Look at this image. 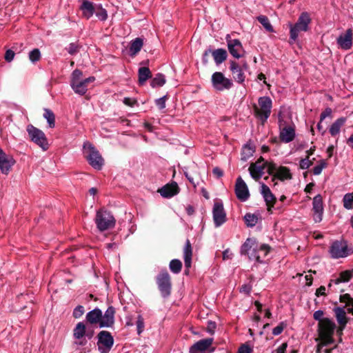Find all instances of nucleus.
I'll list each match as a JSON object with an SVG mask.
<instances>
[{
  "mask_svg": "<svg viewBox=\"0 0 353 353\" xmlns=\"http://www.w3.org/2000/svg\"><path fill=\"white\" fill-rule=\"evenodd\" d=\"M311 21L310 14L307 12H303L294 24L289 23L290 39L294 42L297 39L299 32L308 31Z\"/></svg>",
  "mask_w": 353,
  "mask_h": 353,
  "instance_id": "1",
  "label": "nucleus"
},
{
  "mask_svg": "<svg viewBox=\"0 0 353 353\" xmlns=\"http://www.w3.org/2000/svg\"><path fill=\"white\" fill-rule=\"evenodd\" d=\"M83 147L85 158L89 164L96 170H101L104 161L99 151L89 141L85 142Z\"/></svg>",
  "mask_w": 353,
  "mask_h": 353,
  "instance_id": "2",
  "label": "nucleus"
},
{
  "mask_svg": "<svg viewBox=\"0 0 353 353\" xmlns=\"http://www.w3.org/2000/svg\"><path fill=\"white\" fill-rule=\"evenodd\" d=\"M156 283L161 296L168 299L172 293V283L170 274L166 269H163L156 276Z\"/></svg>",
  "mask_w": 353,
  "mask_h": 353,
  "instance_id": "3",
  "label": "nucleus"
},
{
  "mask_svg": "<svg viewBox=\"0 0 353 353\" xmlns=\"http://www.w3.org/2000/svg\"><path fill=\"white\" fill-rule=\"evenodd\" d=\"M94 221L97 228L100 232L113 228L116 223V220L112 213L103 208L97 212Z\"/></svg>",
  "mask_w": 353,
  "mask_h": 353,
  "instance_id": "4",
  "label": "nucleus"
},
{
  "mask_svg": "<svg viewBox=\"0 0 353 353\" xmlns=\"http://www.w3.org/2000/svg\"><path fill=\"white\" fill-rule=\"evenodd\" d=\"M259 107L254 106V115L263 124L267 121L271 114L272 100L269 97H261L258 100Z\"/></svg>",
  "mask_w": 353,
  "mask_h": 353,
  "instance_id": "5",
  "label": "nucleus"
},
{
  "mask_svg": "<svg viewBox=\"0 0 353 353\" xmlns=\"http://www.w3.org/2000/svg\"><path fill=\"white\" fill-rule=\"evenodd\" d=\"M336 327V324L332 320L325 318L323 322L318 323V332L320 339L326 340L327 343H334L333 335Z\"/></svg>",
  "mask_w": 353,
  "mask_h": 353,
  "instance_id": "6",
  "label": "nucleus"
},
{
  "mask_svg": "<svg viewBox=\"0 0 353 353\" xmlns=\"http://www.w3.org/2000/svg\"><path fill=\"white\" fill-rule=\"evenodd\" d=\"M329 252L332 259L345 258L353 253V250L349 248L346 241H334L331 244Z\"/></svg>",
  "mask_w": 353,
  "mask_h": 353,
  "instance_id": "7",
  "label": "nucleus"
},
{
  "mask_svg": "<svg viewBox=\"0 0 353 353\" xmlns=\"http://www.w3.org/2000/svg\"><path fill=\"white\" fill-rule=\"evenodd\" d=\"M30 140L46 151L49 148V144L44 132L40 129L29 124L26 128Z\"/></svg>",
  "mask_w": 353,
  "mask_h": 353,
  "instance_id": "8",
  "label": "nucleus"
},
{
  "mask_svg": "<svg viewBox=\"0 0 353 353\" xmlns=\"http://www.w3.org/2000/svg\"><path fill=\"white\" fill-rule=\"evenodd\" d=\"M211 82L213 88L218 92L230 90L233 85L232 81L226 78L221 72H215L212 74Z\"/></svg>",
  "mask_w": 353,
  "mask_h": 353,
  "instance_id": "9",
  "label": "nucleus"
},
{
  "mask_svg": "<svg viewBox=\"0 0 353 353\" xmlns=\"http://www.w3.org/2000/svg\"><path fill=\"white\" fill-rule=\"evenodd\" d=\"M97 346L101 353H108L114 344V338L108 331H101L98 335Z\"/></svg>",
  "mask_w": 353,
  "mask_h": 353,
  "instance_id": "10",
  "label": "nucleus"
},
{
  "mask_svg": "<svg viewBox=\"0 0 353 353\" xmlns=\"http://www.w3.org/2000/svg\"><path fill=\"white\" fill-rule=\"evenodd\" d=\"M213 220L215 227L222 225L226 221V212L221 202H215L212 209Z\"/></svg>",
  "mask_w": 353,
  "mask_h": 353,
  "instance_id": "11",
  "label": "nucleus"
},
{
  "mask_svg": "<svg viewBox=\"0 0 353 353\" xmlns=\"http://www.w3.org/2000/svg\"><path fill=\"white\" fill-rule=\"evenodd\" d=\"M226 41L228 50L234 58L239 59L243 57L244 50L240 40L232 39L230 35H227Z\"/></svg>",
  "mask_w": 353,
  "mask_h": 353,
  "instance_id": "12",
  "label": "nucleus"
},
{
  "mask_svg": "<svg viewBox=\"0 0 353 353\" xmlns=\"http://www.w3.org/2000/svg\"><path fill=\"white\" fill-rule=\"evenodd\" d=\"M235 194L239 200L246 201L250 197L248 188L241 176H239L235 184Z\"/></svg>",
  "mask_w": 353,
  "mask_h": 353,
  "instance_id": "13",
  "label": "nucleus"
},
{
  "mask_svg": "<svg viewBox=\"0 0 353 353\" xmlns=\"http://www.w3.org/2000/svg\"><path fill=\"white\" fill-rule=\"evenodd\" d=\"M15 160L12 156L6 154L0 148V170L4 174H8L14 165Z\"/></svg>",
  "mask_w": 353,
  "mask_h": 353,
  "instance_id": "14",
  "label": "nucleus"
},
{
  "mask_svg": "<svg viewBox=\"0 0 353 353\" xmlns=\"http://www.w3.org/2000/svg\"><path fill=\"white\" fill-rule=\"evenodd\" d=\"M312 210L314 212V221L316 223L321 222L322 221L323 214V204L321 194H317L314 197L312 202Z\"/></svg>",
  "mask_w": 353,
  "mask_h": 353,
  "instance_id": "15",
  "label": "nucleus"
},
{
  "mask_svg": "<svg viewBox=\"0 0 353 353\" xmlns=\"http://www.w3.org/2000/svg\"><path fill=\"white\" fill-rule=\"evenodd\" d=\"M261 194L266 203L268 211L272 213V208L276 201V196L272 194L270 188L263 183H261Z\"/></svg>",
  "mask_w": 353,
  "mask_h": 353,
  "instance_id": "16",
  "label": "nucleus"
},
{
  "mask_svg": "<svg viewBox=\"0 0 353 353\" xmlns=\"http://www.w3.org/2000/svg\"><path fill=\"white\" fill-rule=\"evenodd\" d=\"M353 32L351 28L347 29L344 34L337 38V44L343 50H350L352 46Z\"/></svg>",
  "mask_w": 353,
  "mask_h": 353,
  "instance_id": "17",
  "label": "nucleus"
},
{
  "mask_svg": "<svg viewBox=\"0 0 353 353\" xmlns=\"http://www.w3.org/2000/svg\"><path fill=\"white\" fill-rule=\"evenodd\" d=\"M115 308L110 305L105 310L104 314H102L100 327H111L114 324Z\"/></svg>",
  "mask_w": 353,
  "mask_h": 353,
  "instance_id": "18",
  "label": "nucleus"
},
{
  "mask_svg": "<svg viewBox=\"0 0 353 353\" xmlns=\"http://www.w3.org/2000/svg\"><path fill=\"white\" fill-rule=\"evenodd\" d=\"M213 338L201 339L194 343L190 347V353H199L208 350L213 343Z\"/></svg>",
  "mask_w": 353,
  "mask_h": 353,
  "instance_id": "19",
  "label": "nucleus"
},
{
  "mask_svg": "<svg viewBox=\"0 0 353 353\" xmlns=\"http://www.w3.org/2000/svg\"><path fill=\"white\" fill-rule=\"evenodd\" d=\"M95 81L94 77H90L83 80H81L77 83H72V88L74 92L80 95H84L88 90V83H92Z\"/></svg>",
  "mask_w": 353,
  "mask_h": 353,
  "instance_id": "20",
  "label": "nucleus"
},
{
  "mask_svg": "<svg viewBox=\"0 0 353 353\" xmlns=\"http://www.w3.org/2000/svg\"><path fill=\"white\" fill-rule=\"evenodd\" d=\"M183 259L185 263V274L188 275L189 274V270L192 265V248L189 239H186L185 243L183 248Z\"/></svg>",
  "mask_w": 353,
  "mask_h": 353,
  "instance_id": "21",
  "label": "nucleus"
},
{
  "mask_svg": "<svg viewBox=\"0 0 353 353\" xmlns=\"http://www.w3.org/2000/svg\"><path fill=\"white\" fill-rule=\"evenodd\" d=\"M164 198H170L179 192V188L176 182H172L163 186L158 190Z\"/></svg>",
  "mask_w": 353,
  "mask_h": 353,
  "instance_id": "22",
  "label": "nucleus"
},
{
  "mask_svg": "<svg viewBox=\"0 0 353 353\" xmlns=\"http://www.w3.org/2000/svg\"><path fill=\"white\" fill-rule=\"evenodd\" d=\"M295 128L294 126L288 125L283 128H280L279 139L283 143H290L295 138Z\"/></svg>",
  "mask_w": 353,
  "mask_h": 353,
  "instance_id": "23",
  "label": "nucleus"
},
{
  "mask_svg": "<svg viewBox=\"0 0 353 353\" xmlns=\"http://www.w3.org/2000/svg\"><path fill=\"white\" fill-rule=\"evenodd\" d=\"M230 70L234 81L239 83H243L245 81V76L242 68L234 61H230Z\"/></svg>",
  "mask_w": 353,
  "mask_h": 353,
  "instance_id": "24",
  "label": "nucleus"
},
{
  "mask_svg": "<svg viewBox=\"0 0 353 353\" xmlns=\"http://www.w3.org/2000/svg\"><path fill=\"white\" fill-rule=\"evenodd\" d=\"M336 319L340 325V330H343L349 321V318L346 315L345 307H335L333 309Z\"/></svg>",
  "mask_w": 353,
  "mask_h": 353,
  "instance_id": "25",
  "label": "nucleus"
},
{
  "mask_svg": "<svg viewBox=\"0 0 353 353\" xmlns=\"http://www.w3.org/2000/svg\"><path fill=\"white\" fill-rule=\"evenodd\" d=\"M86 326L83 322H79L73 330V336L75 339L81 340L77 343L79 345H85L87 343L85 339H83L85 334Z\"/></svg>",
  "mask_w": 353,
  "mask_h": 353,
  "instance_id": "26",
  "label": "nucleus"
},
{
  "mask_svg": "<svg viewBox=\"0 0 353 353\" xmlns=\"http://www.w3.org/2000/svg\"><path fill=\"white\" fill-rule=\"evenodd\" d=\"M80 10L82 11L83 16L88 19L95 13L97 6L88 0H82Z\"/></svg>",
  "mask_w": 353,
  "mask_h": 353,
  "instance_id": "27",
  "label": "nucleus"
},
{
  "mask_svg": "<svg viewBox=\"0 0 353 353\" xmlns=\"http://www.w3.org/2000/svg\"><path fill=\"white\" fill-rule=\"evenodd\" d=\"M101 318L102 311L98 307H96L92 310L90 311L89 312L87 313L85 316V319L88 323H89L91 325L99 323V326L101 324Z\"/></svg>",
  "mask_w": 353,
  "mask_h": 353,
  "instance_id": "28",
  "label": "nucleus"
},
{
  "mask_svg": "<svg viewBox=\"0 0 353 353\" xmlns=\"http://www.w3.org/2000/svg\"><path fill=\"white\" fill-rule=\"evenodd\" d=\"M266 168V163L257 165V163H251L249 171L251 176L256 181L259 180L263 174V170Z\"/></svg>",
  "mask_w": 353,
  "mask_h": 353,
  "instance_id": "29",
  "label": "nucleus"
},
{
  "mask_svg": "<svg viewBox=\"0 0 353 353\" xmlns=\"http://www.w3.org/2000/svg\"><path fill=\"white\" fill-rule=\"evenodd\" d=\"M270 246L266 244H263L260 246L259 250H256L254 248L252 252L248 254V257L250 260H255L258 263H262L263 260L261 259V256L259 255V252H263V256H265L270 251Z\"/></svg>",
  "mask_w": 353,
  "mask_h": 353,
  "instance_id": "30",
  "label": "nucleus"
},
{
  "mask_svg": "<svg viewBox=\"0 0 353 353\" xmlns=\"http://www.w3.org/2000/svg\"><path fill=\"white\" fill-rule=\"evenodd\" d=\"M211 54L216 65H220L224 62L228 57L227 51L223 48H219L214 50H211Z\"/></svg>",
  "mask_w": 353,
  "mask_h": 353,
  "instance_id": "31",
  "label": "nucleus"
},
{
  "mask_svg": "<svg viewBox=\"0 0 353 353\" xmlns=\"http://www.w3.org/2000/svg\"><path fill=\"white\" fill-rule=\"evenodd\" d=\"M292 178V175L290 173V169L287 167L280 166L272 180L274 181L276 179H279L281 181H284L285 179H291Z\"/></svg>",
  "mask_w": 353,
  "mask_h": 353,
  "instance_id": "32",
  "label": "nucleus"
},
{
  "mask_svg": "<svg viewBox=\"0 0 353 353\" xmlns=\"http://www.w3.org/2000/svg\"><path fill=\"white\" fill-rule=\"evenodd\" d=\"M139 84L143 85L146 81L152 77V72L149 68L141 67L138 70Z\"/></svg>",
  "mask_w": 353,
  "mask_h": 353,
  "instance_id": "33",
  "label": "nucleus"
},
{
  "mask_svg": "<svg viewBox=\"0 0 353 353\" xmlns=\"http://www.w3.org/2000/svg\"><path fill=\"white\" fill-rule=\"evenodd\" d=\"M346 121L345 117H340L337 119L330 126L329 132L332 137L339 134L341 128Z\"/></svg>",
  "mask_w": 353,
  "mask_h": 353,
  "instance_id": "34",
  "label": "nucleus"
},
{
  "mask_svg": "<svg viewBox=\"0 0 353 353\" xmlns=\"http://www.w3.org/2000/svg\"><path fill=\"white\" fill-rule=\"evenodd\" d=\"M353 277V268L350 270H345L339 274V276L336 279H332L334 284L338 285L341 283L348 282Z\"/></svg>",
  "mask_w": 353,
  "mask_h": 353,
  "instance_id": "35",
  "label": "nucleus"
},
{
  "mask_svg": "<svg viewBox=\"0 0 353 353\" xmlns=\"http://www.w3.org/2000/svg\"><path fill=\"white\" fill-rule=\"evenodd\" d=\"M255 152V148L250 143L245 144L241 151V158L243 161H246Z\"/></svg>",
  "mask_w": 353,
  "mask_h": 353,
  "instance_id": "36",
  "label": "nucleus"
},
{
  "mask_svg": "<svg viewBox=\"0 0 353 353\" xmlns=\"http://www.w3.org/2000/svg\"><path fill=\"white\" fill-rule=\"evenodd\" d=\"M143 45V39L141 38H136L132 40L130 46V55L133 56L137 54L142 48Z\"/></svg>",
  "mask_w": 353,
  "mask_h": 353,
  "instance_id": "37",
  "label": "nucleus"
},
{
  "mask_svg": "<svg viewBox=\"0 0 353 353\" xmlns=\"http://www.w3.org/2000/svg\"><path fill=\"white\" fill-rule=\"evenodd\" d=\"M165 82H166V79H165V76L161 73H158L151 80L150 85L152 88L161 87L165 83Z\"/></svg>",
  "mask_w": 353,
  "mask_h": 353,
  "instance_id": "38",
  "label": "nucleus"
},
{
  "mask_svg": "<svg viewBox=\"0 0 353 353\" xmlns=\"http://www.w3.org/2000/svg\"><path fill=\"white\" fill-rule=\"evenodd\" d=\"M43 110H44L43 117L47 120L48 126L50 128H54V126H55V115H54V112L48 108H44Z\"/></svg>",
  "mask_w": 353,
  "mask_h": 353,
  "instance_id": "39",
  "label": "nucleus"
},
{
  "mask_svg": "<svg viewBox=\"0 0 353 353\" xmlns=\"http://www.w3.org/2000/svg\"><path fill=\"white\" fill-rule=\"evenodd\" d=\"M254 243V239L251 238L247 239L245 243L241 247V254L244 255L248 254L249 251L251 250Z\"/></svg>",
  "mask_w": 353,
  "mask_h": 353,
  "instance_id": "40",
  "label": "nucleus"
},
{
  "mask_svg": "<svg viewBox=\"0 0 353 353\" xmlns=\"http://www.w3.org/2000/svg\"><path fill=\"white\" fill-rule=\"evenodd\" d=\"M170 271L174 274H179L182 269V263L179 259H172L169 264Z\"/></svg>",
  "mask_w": 353,
  "mask_h": 353,
  "instance_id": "41",
  "label": "nucleus"
},
{
  "mask_svg": "<svg viewBox=\"0 0 353 353\" xmlns=\"http://www.w3.org/2000/svg\"><path fill=\"white\" fill-rule=\"evenodd\" d=\"M257 20L264 27V28L270 32H274V29L272 26L270 24V20L268 18V17L265 15H260L257 17Z\"/></svg>",
  "mask_w": 353,
  "mask_h": 353,
  "instance_id": "42",
  "label": "nucleus"
},
{
  "mask_svg": "<svg viewBox=\"0 0 353 353\" xmlns=\"http://www.w3.org/2000/svg\"><path fill=\"white\" fill-rule=\"evenodd\" d=\"M244 220L248 227H254L258 222V216L254 214L247 213L244 216Z\"/></svg>",
  "mask_w": 353,
  "mask_h": 353,
  "instance_id": "43",
  "label": "nucleus"
},
{
  "mask_svg": "<svg viewBox=\"0 0 353 353\" xmlns=\"http://www.w3.org/2000/svg\"><path fill=\"white\" fill-rule=\"evenodd\" d=\"M343 203L345 209H353V193L345 194L343 198Z\"/></svg>",
  "mask_w": 353,
  "mask_h": 353,
  "instance_id": "44",
  "label": "nucleus"
},
{
  "mask_svg": "<svg viewBox=\"0 0 353 353\" xmlns=\"http://www.w3.org/2000/svg\"><path fill=\"white\" fill-rule=\"evenodd\" d=\"M96 16L99 20L104 21L108 18V13L105 9L103 8L101 5H97V10L95 11Z\"/></svg>",
  "mask_w": 353,
  "mask_h": 353,
  "instance_id": "45",
  "label": "nucleus"
},
{
  "mask_svg": "<svg viewBox=\"0 0 353 353\" xmlns=\"http://www.w3.org/2000/svg\"><path fill=\"white\" fill-rule=\"evenodd\" d=\"M41 52L39 49L34 48L29 52L28 57L32 63H36L41 59Z\"/></svg>",
  "mask_w": 353,
  "mask_h": 353,
  "instance_id": "46",
  "label": "nucleus"
},
{
  "mask_svg": "<svg viewBox=\"0 0 353 353\" xmlns=\"http://www.w3.org/2000/svg\"><path fill=\"white\" fill-rule=\"evenodd\" d=\"M80 46L77 43H70L65 50L70 55H75L79 52Z\"/></svg>",
  "mask_w": 353,
  "mask_h": 353,
  "instance_id": "47",
  "label": "nucleus"
},
{
  "mask_svg": "<svg viewBox=\"0 0 353 353\" xmlns=\"http://www.w3.org/2000/svg\"><path fill=\"white\" fill-rule=\"evenodd\" d=\"M82 76L83 72L79 69H75L72 73L70 85L72 86V83L80 81Z\"/></svg>",
  "mask_w": 353,
  "mask_h": 353,
  "instance_id": "48",
  "label": "nucleus"
},
{
  "mask_svg": "<svg viewBox=\"0 0 353 353\" xmlns=\"http://www.w3.org/2000/svg\"><path fill=\"white\" fill-rule=\"evenodd\" d=\"M263 163H266V167L268 168V173L270 175H272L274 176L275 175V172H277L278 168L276 165L273 162H264Z\"/></svg>",
  "mask_w": 353,
  "mask_h": 353,
  "instance_id": "49",
  "label": "nucleus"
},
{
  "mask_svg": "<svg viewBox=\"0 0 353 353\" xmlns=\"http://www.w3.org/2000/svg\"><path fill=\"white\" fill-rule=\"evenodd\" d=\"M326 166H327V163L325 162V161L324 159L321 160L319 164L316 165L313 168V174L314 175L320 174L321 173L323 169L326 168Z\"/></svg>",
  "mask_w": 353,
  "mask_h": 353,
  "instance_id": "50",
  "label": "nucleus"
},
{
  "mask_svg": "<svg viewBox=\"0 0 353 353\" xmlns=\"http://www.w3.org/2000/svg\"><path fill=\"white\" fill-rule=\"evenodd\" d=\"M341 303H345V306H347L353 303V298L351 297L350 294H341L339 297Z\"/></svg>",
  "mask_w": 353,
  "mask_h": 353,
  "instance_id": "51",
  "label": "nucleus"
},
{
  "mask_svg": "<svg viewBox=\"0 0 353 353\" xmlns=\"http://www.w3.org/2000/svg\"><path fill=\"white\" fill-rule=\"evenodd\" d=\"M312 165V161L309 159L308 156H306L305 159H302L299 163L300 168L302 170H306L309 168Z\"/></svg>",
  "mask_w": 353,
  "mask_h": 353,
  "instance_id": "52",
  "label": "nucleus"
},
{
  "mask_svg": "<svg viewBox=\"0 0 353 353\" xmlns=\"http://www.w3.org/2000/svg\"><path fill=\"white\" fill-rule=\"evenodd\" d=\"M137 334H141L144 330V320L141 315L137 316Z\"/></svg>",
  "mask_w": 353,
  "mask_h": 353,
  "instance_id": "53",
  "label": "nucleus"
},
{
  "mask_svg": "<svg viewBox=\"0 0 353 353\" xmlns=\"http://www.w3.org/2000/svg\"><path fill=\"white\" fill-rule=\"evenodd\" d=\"M84 311L83 306L78 305L74 309L72 316L74 319H79L83 314Z\"/></svg>",
  "mask_w": 353,
  "mask_h": 353,
  "instance_id": "54",
  "label": "nucleus"
},
{
  "mask_svg": "<svg viewBox=\"0 0 353 353\" xmlns=\"http://www.w3.org/2000/svg\"><path fill=\"white\" fill-rule=\"evenodd\" d=\"M285 324L283 322H281L276 327L272 330V334L274 336L279 335L283 331Z\"/></svg>",
  "mask_w": 353,
  "mask_h": 353,
  "instance_id": "55",
  "label": "nucleus"
},
{
  "mask_svg": "<svg viewBox=\"0 0 353 353\" xmlns=\"http://www.w3.org/2000/svg\"><path fill=\"white\" fill-rule=\"evenodd\" d=\"M323 314H324L323 311L319 310L314 313V314H313L314 319L319 321V323H321V322H323L324 319H325V318L323 317Z\"/></svg>",
  "mask_w": 353,
  "mask_h": 353,
  "instance_id": "56",
  "label": "nucleus"
},
{
  "mask_svg": "<svg viewBox=\"0 0 353 353\" xmlns=\"http://www.w3.org/2000/svg\"><path fill=\"white\" fill-rule=\"evenodd\" d=\"M184 174L189 181V182L193 185L194 188H196L197 185H199V180L195 179L193 176H192L189 172H184Z\"/></svg>",
  "mask_w": 353,
  "mask_h": 353,
  "instance_id": "57",
  "label": "nucleus"
},
{
  "mask_svg": "<svg viewBox=\"0 0 353 353\" xmlns=\"http://www.w3.org/2000/svg\"><path fill=\"white\" fill-rule=\"evenodd\" d=\"M167 99V95H165L159 99H157L155 101L156 105L159 107V109H163L165 108V101Z\"/></svg>",
  "mask_w": 353,
  "mask_h": 353,
  "instance_id": "58",
  "label": "nucleus"
},
{
  "mask_svg": "<svg viewBox=\"0 0 353 353\" xmlns=\"http://www.w3.org/2000/svg\"><path fill=\"white\" fill-rule=\"evenodd\" d=\"M216 327V324L215 322L209 321L208 322L206 330L210 334H213L214 333L215 329Z\"/></svg>",
  "mask_w": 353,
  "mask_h": 353,
  "instance_id": "59",
  "label": "nucleus"
},
{
  "mask_svg": "<svg viewBox=\"0 0 353 353\" xmlns=\"http://www.w3.org/2000/svg\"><path fill=\"white\" fill-rule=\"evenodd\" d=\"M123 103L128 106L133 107L134 105L138 104L137 100L133 98L125 97L123 99Z\"/></svg>",
  "mask_w": 353,
  "mask_h": 353,
  "instance_id": "60",
  "label": "nucleus"
},
{
  "mask_svg": "<svg viewBox=\"0 0 353 353\" xmlns=\"http://www.w3.org/2000/svg\"><path fill=\"white\" fill-rule=\"evenodd\" d=\"M332 110L330 108H326L320 115L321 122H322L327 117H330L332 114Z\"/></svg>",
  "mask_w": 353,
  "mask_h": 353,
  "instance_id": "61",
  "label": "nucleus"
},
{
  "mask_svg": "<svg viewBox=\"0 0 353 353\" xmlns=\"http://www.w3.org/2000/svg\"><path fill=\"white\" fill-rule=\"evenodd\" d=\"M14 52L10 49L6 50L5 54V59L8 62H10L13 60L14 57Z\"/></svg>",
  "mask_w": 353,
  "mask_h": 353,
  "instance_id": "62",
  "label": "nucleus"
},
{
  "mask_svg": "<svg viewBox=\"0 0 353 353\" xmlns=\"http://www.w3.org/2000/svg\"><path fill=\"white\" fill-rule=\"evenodd\" d=\"M252 351V350L249 345H248L246 344H243L239 348L238 353H251Z\"/></svg>",
  "mask_w": 353,
  "mask_h": 353,
  "instance_id": "63",
  "label": "nucleus"
},
{
  "mask_svg": "<svg viewBox=\"0 0 353 353\" xmlns=\"http://www.w3.org/2000/svg\"><path fill=\"white\" fill-rule=\"evenodd\" d=\"M321 342L319 343L316 346V353H321V350L324 346L330 345L331 343H327V341L325 339H321Z\"/></svg>",
  "mask_w": 353,
  "mask_h": 353,
  "instance_id": "64",
  "label": "nucleus"
}]
</instances>
